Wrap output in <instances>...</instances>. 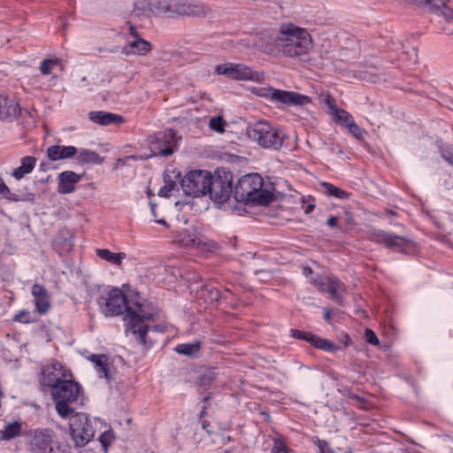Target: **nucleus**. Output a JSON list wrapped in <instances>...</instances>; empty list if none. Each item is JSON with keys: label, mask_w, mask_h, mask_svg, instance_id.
I'll return each instance as SVG.
<instances>
[{"label": "nucleus", "mask_w": 453, "mask_h": 453, "mask_svg": "<svg viewBox=\"0 0 453 453\" xmlns=\"http://www.w3.org/2000/svg\"><path fill=\"white\" fill-rule=\"evenodd\" d=\"M264 180L258 173H250L240 178L234 188V198L243 203L266 205L273 200V194L263 188Z\"/></svg>", "instance_id": "1"}, {"label": "nucleus", "mask_w": 453, "mask_h": 453, "mask_svg": "<svg viewBox=\"0 0 453 453\" xmlns=\"http://www.w3.org/2000/svg\"><path fill=\"white\" fill-rule=\"evenodd\" d=\"M310 34L294 25L282 27L278 33V51L286 57L306 55L312 47Z\"/></svg>", "instance_id": "2"}, {"label": "nucleus", "mask_w": 453, "mask_h": 453, "mask_svg": "<svg viewBox=\"0 0 453 453\" xmlns=\"http://www.w3.org/2000/svg\"><path fill=\"white\" fill-rule=\"evenodd\" d=\"M158 314L154 311H147V307L139 302L130 303L127 313L124 319L127 322V330L135 335L137 341L144 345H150L151 340H149V326L145 321H155Z\"/></svg>", "instance_id": "3"}, {"label": "nucleus", "mask_w": 453, "mask_h": 453, "mask_svg": "<svg viewBox=\"0 0 453 453\" xmlns=\"http://www.w3.org/2000/svg\"><path fill=\"white\" fill-rule=\"evenodd\" d=\"M425 11L433 14L432 21L438 30L453 34V0H414Z\"/></svg>", "instance_id": "4"}, {"label": "nucleus", "mask_w": 453, "mask_h": 453, "mask_svg": "<svg viewBox=\"0 0 453 453\" xmlns=\"http://www.w3.org/2000/svg\"><path fill=\"white\" fill-rule=\"evenodd\" d=\"M80 391L81 386L70 379L64 380L50 388V395L56 403V411L62 418H67L74 412L70 404L77 401Z\"/></svg>", "instance_id": "5"}, {"label": "nucleus", "mask_w": 453, "mask_h": 453, "mask_svg": "<svg viewBox=\"0 0 453 453\" xmlns=\"http://www.w3.org/2000/svg\"><path fill=\"white\" fill-rule=\"evenodd\" d=\"M246 135L265 149L280 150L286 137L284 132L269 122L257 121L249 125Z\"/></svg>", "instance_id": "6"}, {"label": "nucleus", "mask_w": 453, "mask_h": 453, "mask_svg": "<svg viewBox=\"0 0 453 453\" xmlns=\"http://www.w3.org/2000/svg\"><path fill=\"white\" fill-rule=\"evenodd\" d=\"M207 194L218 204L226 203L234 196L233 173L226 168H218L211 174Z\"/></svg>", "instance_id": "7"}, {"label": "nucleus", "mask_w": 453, "mask_h": 453, "mask_svg": "<svg viewBox=\"0 0 453 453\" xmlns=\"http://www.w3.org/2000/svg\"><path fill=\"white\" fill-rule=\"evenodd\" d=\"M257 96L265 97L272 103L280 104L286 106H303L311 103L308 96L301 95L294 91H286L272 87L255 88L252 90Z\"/></svg>", "instance_id": "8"}, {"label": "nucleus", "mask_w": 453, "mask_h": 453, "mask_svg": "<svg viewBox=\"0 0 453 453\" xmlns=\"http://www.w3.org/2000/svg\"><path fill=\"white\" fill-rule=\"evenodd\" d=\"M371 240L403 254H411L416 250V245L411 240L383 230L372 231Z\"/></svg>", "instance_id": "9"}, {"label": "nucleus", "mask_w": 453, "mask_h": 453, "mask_svg": "<svg viewBox=\"0 0 453 453\" xmlns=\"http://www.w3.org/2000/svg\"><path fill=\"white\" fill-rule=\"evenodd\" d=\"M70 430L75 447L85 446L96 433L92 420L84 413H76L72 418Z\"/></svg>", "instance_id": "10"}, {"label": "nucleus", "mask_w": 453, "mask_h": 453, "mask_svg": "<svg viewBox=\"0 0 453 453\" xmlns=\"http://www.w3.org/2000/svg\"><path fill=\"white\" fill-rule=\"evenodd\" d=\"M211 173L205 170H194L188 173L180 180V187L187 196L206 195Z\"/></svg>", "instance_id": "11"}, {"label": "nucleus", "mask_w": 453, "mask_h": 453, "mask_svg": "<svg viewBox=\"0 0 453 453\" xmlns=\"http://www.w3.org/2000/svg\"><path fill=\"white\" fill-rule=\"evenodd\" d=\"M237 43L240 45V50L256 49L272 54L278 50V34L273 35L270 31H263L255 35L241 39Z\"/></svg>", "instance_id": "12"}, {"label": "nucleus", "mask_w": 453, "mask_h": 453, "mask_svg": "<svg viewBox=\"0 0 453 453\" xmlns=\"http://www.w3.org/2000/svg\"><path fill=\"white\" fill-rule=\"evenodd\" d=\"M98 304L105 316H119L128 311L130 302L119 288H113L106 298L100 297Z\"/></svg>", "instance_id": "13"}, {"label": "nucleus", "mask_w": 453, "mask_h": 453, "mask_svg": "<svg viewBox=\"0 0 453 453\" xmlns=\"http://www.w3.org/2000/svg\"><path fill=\"white\" fill-rule=\"evenodd\" d=\"M218 74L225 75L228 78L239 81H257L264 79L263 73L253 71L250 67L242 64H220L215 68Z\"/></svg>", "instance_id": "14"}, {"label": "nucleus", "mask_w": 453, "mask_h": 453, "mask_svg": "<svg viewBox=\"0 0 453 453\" xmlns=\"http://www.w3.org/2000/svg\"><path fill=\"white\" fill-rule=\"evenodd\" d=\"M176 133L173 129H166L157 133L150 139L151 151L154 155L168 157L173 153Z\"/></svg>", "instance_id": "15"}, {"label": "nucleus", "mask_w": 453, "mask_h": 453, "mask_svg": "<svg viewBox=\"0 0 453 453\" xmlns=\"http://www.w3.org/2000/svg\"><path fill=\"white\" fill-rule=\"evenodd\" d=\"M29 436L30 449L34 453H46L54 442L53 432L49 428H37L31 431Z\"/></svg>", "instance_id": "16"}, {"label": "nucleus", "mask_w": 453, "mask_h": 453, "mask_svg": "<svg viewBox=\"0 0 453 453\" xmlns=\"http://www.w3.org/2000/svg\"><path fill=\"white\" fill-rule=\"evenodd\" d=\"M42 384L50 388H52L58 382L66 380L68 376L62 365L58 362H54L50 365L45 366L42 371Z\"/></svg>", "instance_id": "17"}, {"label": "nucleus", "mask_w": 453, "mask_h": 453, "mask_svg": "<svg viewBox=\"0 0 453 453\" xmlns=\"http://www.w3.org/2000/svg\"><path fill=\"white\" fill-rule=\"evenodd\" d=\"M170 10L179 15L203 17L209 9L200 4H192L185 1H178L170 4Z\"/></svg>", "instance_id": "18"}, {"label": "nucleus", "mask_w": 453, "mask_h": 453, "mask_svg": "<svg viewBox=\"0 0 453 453\" xmlns=\"http://www.w3.org/2000/svg\"><path fill=\"white\" fill-rule=\"evenodd\" d=\"M81 179V175L72 172L65 171L58 174V191L59 194H70L74 191V185L78 183Z\"/></svg>", "instance_id": "19"}, {"label": "nucleus", "mask_w": 453, "mask_h": 453, "mask_svg": "<svg viewBox=\"0 0 453 453\" xmlns=\"http://www.w3.org/2000/svg\"><path fill=\"white\" fill-rule=\"evenodd\" d=\"M151 50L152 45L150 42L142 39V37H138V39H134V41L123 46L121 49V53L126 56H145L147 53L151 51Z\"/></svg>", "instance_id": "20"}, {"label": "nucleus", "mask_w": 453, "mask_h": 453, "mask_svg": "<svg viewBox=\"0 0 453 453\" xmlns=\"http://www.w3.org/2000/svg\"><path fill=\"white\" fill-rule=\"evenodd\" d=\"M20 111L19 104L14 98L0 95V119H16L19 116Z\"/></svg>", "instance_id": "21"}, {"label": "nucleus", "mask_w": 453, "mask_h": 453, "mask_svg": "<svg viewBox=\"0 0 453 453\" xmlns=\"http://www.w3.org/2000/svg\"><path fill=\"white\" fill-rule=\"evenodd\" d=\"M78 152L74 146L51 145L47 149V156L50 161L64 160L73 157Z\"/></svg>", "instance_id": "22"}, {"label": "nucleus", "mask_w": 453, "mask_h": 453, "mask_svg": "<svg viewBox=\"0 0 453 453\" xmlns=\"http://www.w3.org/2000/svg\"><path fill=\"white\" fill-rule=\"evenodd\" d=\"M32 295L35 297L36 311L41 314L46 313L50 306L47 289L42 285L35 284L32 288Z\"/></svg>", "instance_id": "23"}, {"label": "nucleus", "mask_w": 453, "mask_h": 453, "mask_svg": "<svg viewBox=\"0 0 453 453\" xmlns=\"http://www.w3.org/2000/svg\"><path fill=\"white\" fill-rule=\"evenodd\" d=\"M88 119L98 125L109 126L111 124L119 125L124 122V118L120 115L106 111H90Z\"/></svg>", "instance_id": "24"}, {"label": "nucleus", "mask_w": 453, "mask_h": 453, "mask_svg": "<svg viewBox=\"0 0 453 453\" xmlns=\"http://www.w3.org/2000/svg\"><path fill=\"white\" fill-rule=\"evenodd\" d=\"M379 71L380 68L377 65L365 64L360 69L353 71V77L367 82H376L379 78Z\"/></svg>", "instance_id": "25"}, {"label": "nucleus", "mask_w": 453, "mask_h": 453, "mask_svg": "<svg viewBox=\"0 0 453 453\" xmlns=\"http://www.w3.org/2000/svg\"><path fill=\"white\" fill-rule=\"evenodd\" d=\"M88 360L95 364V367L98 373H103V376L110 380L112 379L110 369L109 357L106 355H91Z\"/></svg>", "instance_id": "26"}, {"label": "nucleus", "mask_w": 453, "mask_h": 453, "mask_svg": "<svg viewBox=\"0 0 453 453\" xmlns=\"http://www.w3.org/2000/svg\"><path fill=\"white\" fill-rule=\"evenodd\" d=\"M198 297L203 299L207 303H218L221 298L227 299L226 295L221 296L219 290L211 285H206L202 287L200 290L197 291Z\"/></svg>", "instance_id": "27"}, {"label": "nucleus", "mask_w": 453, "mask_h": 453, "mask_svg": "<svg viewBox=\"0 0 453 453\" xmlns=\"http://www.w3.org/2000/svg\"><path fill=\"white\" fill-rule=\"evenodd\" d=\"M36 163V158L32 156H27L21 158V165L20 166L14 169L12 175L16 180H21L26 174L30 173Z\"/></svg>", "instance_id": "28"}, {"label": "nucleus", "mask_w": 453, "mask_h": 453, "mask_svg": "<svg viewBox=\"0 0 453 453\" xmlns=\"http://www.w3.org/2000/svg\"><path fill=\"white\" fill-rule=\"evenodd\" d=\"M359 55L358 50L357 48L349 49L348 47L340 49L335 56H334V65L336 67H339V63L346 62L349 63L355 60Z\"/></svg>", "instance_id": "29"}, {"label": "nucleus", "mask_w": 453, "mask_h": 453, "mask_svg": "<svg viewBox=\"0 0 453 453\" xmlns=\"http://www.w3.org/2000/svg\"><path fill=\"white\" fill-rule=\"evenodd\" d=\"M22 424L19 421H14L8 423L4 426V428L1 431V439L4 441H10L21 434Z\"/></svg>", "instance_id": "30"}, {"label": "nucleus", "mask_w": 453, "mask_h": 453, "mask_svg": "<svg viewBox=\"0 0 453 453\" xmlns=\"http://www.w3.org/2000/svg\"><path fill=\"white\" fill-rule=\"evenodd\" d=\"M77 161L81 164H101L103 158L98 153L93 150L81 149L77 152Z\"/></svg>", "instance_id": "31"}, {"label": "nucleus", "mask_w": 453, "mask_h": 453, "mask_svg": "<svg viewBox=\"0 0 453 453\" xmlns=\"http://www.w3.org/2000/svg\"><path fill=\"white\" fill-rule=\"evenodd\" d=\"M96 255L116 265H120L122 260L127 257L126 253H113L106 249L96 250Z\"/></svg>", "instance_id": "32"}, {"label": "nucleus", "mask_w": 453, "mask_h": 453, "mask_svg": "<svg viewBox=\"0 0 453 453\" xmlns=\"http://www.w3.org/2000/svg\"><path fill=\"white\" fill-rule=\"evenodd\" d=\"M325 284L326 285V288H323V292L328 293L332 299L336 301L339 304H342V298L338 293L342 287V283L340 280L334 277L333 281H326Z\"/></svg>", "instance_id": "33"}, {"label": "nucleus", "mask_w": 453, "mask_h": 453, "mask_svg": "<svg viewBox=\"0 0 453 453\" xmlns=\"http://www.w3.org/2000/svg\"><path fill=\"white\" fill-rule=\"evenodd\" d=\"M179 243L185 248H198L201 243L199 238L188 231H185L180 234Z\"/></svg>", "instance_id": "34"}, {"label": "nucleus", "mask_w": 453, "mask_h": 453, "mask_svg": "<svg viewBox=\"0 0 453 453\" xmlns=\"http://www.w3.org/2000/svg\"><path fill=\"white\" fill-rule=\"evenodd\" d=\"M311 344L317 349L330 352H334L339 349V347L334 344L332 342L320 338L318 335H314L313 341Z\"/></svg>", "instance_id": "35"}, {"label": "nucleus", "mask_w": 453, "mask_h": 453, "mask_svg": "<svg viewBox=\"0 0 453 453\" xmlns=\"http://www.w3.org/2000/svg\"><path fill=\"white\" fill-rule=\"evenodd\" d=\"M200 349V342H196L193 343H184V344H179L175 350L180 353L186 356H195Z\"/></svg>", "instance_id": "36"}, {"label": "nucleus", "mask_w": 453, "mask_h": 453, "mask_svg": "<svg viewBox=\"0 0 453 453\" xmlns=\"http://www.w3.org/2000/svg\"><path fill=\"white\" fill-rule=\"evenodd\" d=\"M321 186L324 188V193L327 196H335L341 199H344L349 196V194L346 191L334 186L329 182H323Z\"/></svg>", "instance_id": "37"}, {"label": "nucleus", "mask_w": 453, "mask_h": 453, "mask_svg": "<svg viewBox=\"0 0 453 453\" xmlns=\"http://www.w3.org/2000/svg\"><path fill=\"white\" fill-rule=\"evenodd\" d=\"M165 186H163L159 191L158 196L162 197H169L171 196V192L175 189L177 187L175 181L171 180V176L168 174L164 175Z\"/></svg>", "instance_id": "38"}, {"label": "nucleus", "mask_w": 453, "mask_h": 453, "mask_svg": "<svg viewBox=\"0 0 453 453\" xmlns=\"http://www.w3.org/2000/svg\"><path fill=\"white\" fill-rule=\"evenodd\" d=\"M334 121L342 126L346 127L350 125L354 119L353 117L345 110L341 109L340 111H336V114L334 116Z\"/></svg>", "instance_id": "39"}, {"label": "nucleus", "mask_w": 453, "mask_h": 453, "mask_svg": "<svg viewBox=\"0 0 453 453\" xmlns=\"http://www.w3.org/2000/svg\"><path fill=\"white\" fill-rule=\"evenodd\" d=\"M226 121L221 116L213 117L210 119L209 127L218 133L225 132Z\"/></svg>", "instance_id": "40"}, {"label": "nucleus", "mask_w": 453, "mask_h": 453, "mask_svg": "<svg viewBox=\"0 0 453 453\" xmlns=\"http://www.w3.org/2000/svg\"><path fill=\"white\" fill-rule=\"evenodd\" d=\"M59 59H44L40 65V71L42 74L48 75L51 73L54 66L58 65Z\"/></svg>", "instance_id": "41"}, {"label": "nucleus", "mask_w": 453, "mask_h": 453, "mask_svg": "<svg viewBox=\"0 0 453 453\" xmlns=\"http://www.w3.org/2000/svg\"><path fill=\"white\" fill-rule=\"evenodd\" d=\"M290 333H291V335L294 337V338H296V339H299V340H303L307 342H310L311 343L312 341H313V337L315 334L310 333V332H303V331H300L298 329H291L290 330Z\"/></svg>", "instance_id": "42"}, {"label": "nucleus", "mask_w": 453, "mask_h": 453, "mask_svg": "<svg viewBox=\"0 0 453 453\" xmlns=\"http://www.w3.org/2000/svg\"><path fill=\"white\" fill-rule=\"evenodd\" d=\"M113 439L114 434L111 429L104 432L99 438L100 442L104 449H106L107 447L112 442Z\"/></svg>", "instance_id": "43"}, {"label": "nucleus", "mask_w": 453, "mask_h": 453, "mask_svg": "<svg viewBox=\"0 0 453 453\" xmlns=\"http://www.w3.org/2000/svg\"><path fill=\"white\" fill-rule=\"evenodd\" d=\"M349 129V132L357 139L363 140L364 139V134L365 131L361 129L356 123L353 121L349 127H347Z\"/></svg>", "instance_id": "44"}, {"label": "nucleus", "mask_w": 453, "mask_h": 453, "mask_svg": "<svg viewBox=\"0 0 453 453\" xmlns=\"http://www.w3.org/2000/svg\"><path fill=\"white\" fill-rule=\"evenodd\" d=\"M334 277H321L318 276L312 280V283L314 286L318 287L320 291L323 292V288H326V285L325 284L326 281H333Z\"/></svg>", "instance_id": "45"}, {"label": "nucleus", "mask_w": 453, "mask_h": 453, "mask_svg": "<svg viewBox=\"0 0 453 453\" xmlns=\"http://www.w3.org/2000/svg\"><path fill=\"white\" fill-rule=\"evenodd\" d=\"M365 341L373 345V346H377L379 345L380 343V341H379V338L377 337V335L375 334V333L370 329V328H366L365 331Z\"/></svg>", "instance_id": "46"}, {"label": "nucleus", "mask_w": 453, "mask_h": 453, "mask_svg": "<svg viewBox=\"0 0 453 453\" xmlns=\"http://www.w3.org/2000/svg\"><path fill=\"white\" fill-rule=\"evenodd\" d=\"M215 379V374L212 372H209L208 373H204L199 378V384L203 387H206Z\"/></svg>", "instance_id": "47"}, {"label": "nucleus", "mask_w": 453, "mask_h": 453, "mask_svg": "<svg viewBox=\"0 0 453 453\" xmlns=\"http://www.w3.org/2000/svg\"><path fill=\"white\" fill-rule=\"evenodd\" d=\"M46 453H67L65 446L60 443H52V446L49 447Z\"/></svg>", "instance_id": "48"}, {"label": "nucleus", "mask_w": 453, "mask_h": 453, "mask_svg": "<svg viewBox=\"0 0 453 453\" xmlns=\"http://www.w3.org/2000/svg\"><path fill=\"white\" fill-rule=\"evenodd\" d=\"M441 157L450 165L453 166V152L451 150L441 148Z\"/></svg>", "instance_id": "49"}, {"label": "nucleus", "mask_w": 453, "mask_h": 453, "mask_svg": "<svg viewBox=\"0 0 453 453\" xmlns=\"http://www.w3.org/2000/svg\"><path fill=\"white\" fill-rule=\"evenodd\" d=\"M318 447L320 453H335L326 441L319 440Z\"/></svg>", "instance_id": "50"}, {"label": "nucleus", "mask_w": 453, "mask_h": 453, "mask_svg": "<svg viewBox=\"0 0 453 453\" xmlns=\"http://www.w3.org/2000/svg\"><path fill=\"white\" fill-rule=\"evenodd\" d=\"M2 195L4 198H6L10 201L18 202V201L21 200L18 195L12 193L10 188L7 186H6V188H4Z\"/></svg>", "instance_id": "51"}, {"label": "nucleus", "mask_w": 453, "mask_h": 453, "mask_svg": "<svg viewBox=\"0 0 453 453\" xmlns=\"http://www.w3.org/2000/svg\"><path fill=\"white\" fill-rule=\"evenodd\" d=\"M15 321H19L21 323H28L30 322L29 319V312L27 311H20L19 314H17L14 318Z\"/></svg>", "instance_id": "52"}, {"label": "nucleus", "mask_w": 453, "mask_h": 453, "mask_svg": "<svg viewBox=\"0 0 453 453\" xmlns=\"http://www.w3.org/2000/svg\"><path fill=\"white\" fill-rule=\"evenodd\" d=\"M326 104L328 106V108L331 110V114H333L334 116L336 114V111L341 110L335 105L334 99L331 96L326 97Z\"/></svg>", "instance_id": "53"}, {"label": "nucleus", "mask_w": 453, "mask_h": 453, "mask_svg": "<svg viewBox=\"0 0 453 453\" xmlns=\"http://www.w3.org/2000/svg\"><path fill=\"white\" fill-rule=\"evenodd\" d=\"M338 219L334 216H330L329 219L326 221V224L330 227L336 226Z\"/></svg>", "instance_id": "54"}, {"label": "nucleus", "mask_w": 453, "mask_h": 453, "mask_svg": "<svg viewBox=\"0 0 453 453\" xmlns=\"http://www.w3.org/2000/svg\"><path fill=\"white\" fill-rule=\"evenodd\" d=\"M341 342L344 344L345 347H348L350 343V338L348 334H344L341 336Z\"/></svg>", "instance_id": "55"}, {"label": "nucleus", "mask_w": 453, "mask_h": 453, "mask_svg": "<svg viewBox=\"0 0 453 453\" xmlns=\"http://www.w3.org/2000/svg\"><path fill=\"white\" fill-rule=\"evenodd\" d=\"M165 329V327L164 326H161V325L154 326H151V327L149 326V332L150 331L164 332Z\"/></svg>", "instance_id": "56"}, {"label": "nucleus", "mask_w": 453, "mask_h": 453, "mask_svg": "<svg viewBox=\"0 0 453 453\" xmlns=\"http://www.w3.org/2000/svg\"><path fill=\"white\" fill-rule=\"evenodd\" d=\"M129 32H130V35H133L135 39H138V37H141L138 34V32L136 31V28L130 25L129 26Z\"/></svg>", "instance_id": "57"}, {"label": "nucleus", "mask_w": 453, "mask_h": 453, "mask_svg": "<svg viewBox=\"0 0 453 453\" xmlns=\"http://www.w3.org/2000/svg\"><path fill=\"white\" fill-rule=\"evenodd\" d=\"M303 273L304 276L309 277L312 273V270L309 266H305L303 269Z\"/></svg>", "instance_id": "58"}, {"label": "nucleus", "mask_w": 453, "mask_h": 453, "mask_svg": "<svg viewBox=\"0 0 453 453\" xmlns=\"http://www.w3.org/2000/svg\"><path fill=\"white\" fill-rule=\"evenodd\" d=\"M324 319L326 322H330V319H331V311L330 310H326L325 312H324Z\"/></svg>", "instance_id": "59"}, {"label": "nucleus", "mask_w": 453, "mask_h": 453, "mask_svg": "<svg viewBox=\"0 0 453 453\" xmlns=\"http://www.w3.org/2000/svg\"><path fill=\"white\" fill-rule=\"evenodd\" d=\"M314 207H315V205H314V204H312V203L308 204V205L304 208V212H305L306 214H308V213L311 212V211H312V210L314 209Z\"/></svg>", "instance_id": "60"}, {"label": "nucleus", "mask_w": 453, "mask_h": 453, "mask_svg": "<svg viewBox=\"0 0 453 453\" xmlns=\"http://www.w3.org/2000/svg\"><path fill=\"white\" fill-rule=\"evenodd\" d=\"M345 219L348 222V224H352L353 223V219L351 217V214L349 212H348V211L345 212Z\"/></svg>", "instance_id": "61"}, {"label": "nucleus", "mask_w": 453, "mask_h": 453, "mask_svg": "<svg viewBox=\"0 0 453 453\" xmlns=\"http://www.w3.org/2000/svg\"><path fill=\"white\" fill-rule=\"evenodd\" d=\"M4 188H6V184L3 180V179L0 178V194L2 195Z\"/></svg>", "instance_id": "62"}, {"label": "nucleus", "mask_w": 453, "mask_h": 453, "mask_svg": "<svg viewBox=\"0 0 453 453\" xmlns=\"http://www.w3.org/2000/svg\"><path fill=\"white\" fill-rule=\"evenodd\" d=\"M275 453H288L285 447H279L276 449Z\"/></svg>", "instance_id": "63"}, {"label": "nucleus", "mask_w": 453, "mask_h": 453, "mask_svg": "<svg viewBox=\"0 0 453 453\" xmlns=\"http://www.w3.org/2000/svg\"><path fill=\"white\" fill-rule=\"evenodd\" d=\"M157 222L158 224H161V225H164L165 226H168V225H167V223H166V221L165 219H158V220H157Z\"/></svg>", "instance_id": "64"}]
</instances>
